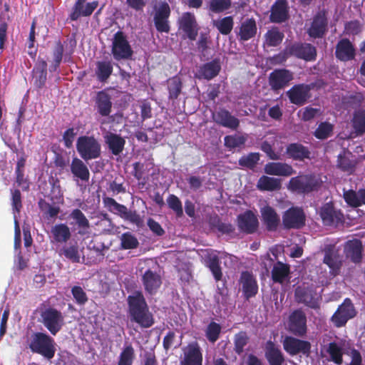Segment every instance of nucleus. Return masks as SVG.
I'll list each match as a JSON object with an SVG mask.
<instances>
[{
  "instance_id": "nucleus-28",
  "label": "nucleus",
  "mask_w": 365,
  "mask_h": 365,
  "mask_svg": "<svg viewBox=\"0 0 365 365\" xmlns=\"http://www.w3.org/2000/svg\"><path fill=\"white\" fill-rule=\"evenodd\" d=\"M94 103L95 108L101 116L107 117L110 114L113 103L111 96L106 91H101L96 93Z\"/></svg>"
},
{
  "instance_id": "nucleus-16",
  "label": "nucleus",
  "mask_w": 365,
  "mask_h": 365,
  "mask_svg": "<svg viewBox=\"0 0 365 365\" xmlns=\"http://www.w3.org/2000/svg\"><path fill=\"white\" fill-rule=\"evenodd\" d=\"M328 19L324 11H318L313 17L308 35L314 38H322L327 31Z\"/></svg>"
},
{
  "instance_id": "nucleus-10",
  "label": "nucleus",
  "mask_w": 365,
  "mask_h": 365,
  "mask_svg": "<svg viewBox=\"0 0 365 365\" xmlns=\"http://www.w3.org/2000/svg\"><path fill=\"white\" fill-rule=\"evenodd\" d=\"M170 14V7L165 1L160 3L155 9L153 15V23L158 32L168 34L170 31L169 21Z\"/></svg>"
},
{
  "instance_id": "nucleus-43",
  "label": "nucleus",
  "mask_w": 365,
  "mask_h": 365,
  "mask_svg": "<svg viewBox=\"0 0 365 365\" xmlns=\"http://www.w3.org/2000/svg\"><path fill=\"white\" fill-rule=\"evenodd\" d=\"M257 187L261 191H275L282 187L281 180L262 175L258 180Z\"/></svg>"
},
{
  "instance_id": "nucleus-57",
  "label": "nucleus",
  "mask_w": 365,
  "mask_h": 365,
  "mask_svg": "<svg viewBox=\"0 0 365 365\" xmlns=\"http://www.w3.org/2000/svg\"><path fill=\"white\" fill-rule=\"evenodd\" d=\"M207 266L212 272L215 280L216 282L220 281L222 278V272L219 257L217 255L210 257Z\"/></svg>"
},
{
  "instance_id": "nucleus-14",
  "label": "nucleus",
  "mask_w": 365,
  "mask_h": 365,
  "mask_svg": "<svg viewBox=\"0 0 365 365\" xmlns=\"http://www.w3.org/2000/svg\"><path fill=\"white\" fill-rule=\"evenodd\" d=\"M319 215L323 223L327 226H336L344 222V214L335 208L333 202L324 204L320 208Z\"/></svg>"
},
{
  "instance_id": "nucleus-25",
  "label": "nucleus",
  "mask_w": 365,
  "mask_h": 365,
  "mask_svg": "<svg viewBox=\"0 0 365 365\" xmlns=\"http://www.w3.org/2000/svg\"><path fill=\"white\" fill-rule=\"evenodd\" d=\"M141 282L145 291L151 295L155 294L162 284L160 275L150 269H147L143 273Z\"/></svg>"
},
{
  "instance_id": "nucleus-49",
  "label": "nucleus",
  "mask_w": 365,
  "mask_h": 365,
  "mask_svg": "<svg viewBox=\"0 0 365 365\" xmlns=\"http://www.w3.org/2000/svg\"><path fill=\"white\" fill-rule=\"evenodd\" d=\"M250 341V337L245 331H241L237 333L234 336V351L238 354L241 355L245 347L247 345Z\"/></svg>"
},
{
  "instance_id": "nucleus-55",
  "label": "nucleus",
  "mask_w": 365,
  "mask_h": 365,
  "mask_svg": "<svg viewBox=\"0 0 365 365\" xmlns=\"http://www.w3.org/2000/svg\"><path fill=\"white\" fill-rule=\"evenodd\" d=\"M63 51V43L60 40L57 41L53 50V61L49 68L51 72L56 71L59 67L62 61Z\"/></svg>"
},
{
  "instance_id": "nucleus-53",
  "label": "nucleus",
  "mask_w": 365,
  "mask_h": 365,
  "mask_svg": "<svg viewBox=\"0 0 365 365\" xmlns=\"http://www.w3.org/2000/svg\"><path fill=\"white\" fill-rule=\"evenodd\" d=\"M351 153L346 154L342 152L339 154L337 159V167L344 172L352 173L355 168V163L353 162L349 155Z\"/></svg>"
},
{
  "instance_id": "nucleus-29",
  "label": "nucleus",
  "mask_w": 365,
  "mask_h": 365,
  "mask_svg": "<svg viewBox=\"0 0 365 365\" xmlns=\"http://www.w3.org/2000/svg\"><path fill=\"white\" fill-rule=\"evenodd\" d=\"M212 118L217 124L234 130H237L240 125V120L224 108L215 113Z\"/></svg>"
},
{
  "instance_id": "nucleus-56",
  "label": "nucleus",
  "mask_w": 365,
  "mask_h": 365,
  "mask_svg": "<svg viewBox=\"0 0 365 365\" xmlns=\"http://www.w3.org/2000/svg\"><path fill=\"white\" fill-rule=\"evenodd\" d=\"M334 125L329 122H322L314 133V135L319 140H325L333 133Z\"/></svg>"
},
{
  "instance_id": "nucleus-37",
  "label": "nucleus",
  "mask_w": 365,
  "mask_h": 365,
  "mask_svg": "<svg viewBox=\"0 0 365 365\" xmlns=\"http://www.w3.org/2000/svg\"><path fill=\"white\" fill-rule=\"evenodd\" d=\"M26 158L21 156L16 162L15 168L16 183L23 191H29L30 182L29 177L25 174Z\"/></svg>"
},
{
  "instance_id": "nucleus-9",
  "label": "nucleus",
  "mask_w": 365,
  "mask_h": 365,
  "mask_svg": "<svg viewBox=\"0 0 365 365\" xmlns=\"http://www.w3.org/2000/svg\"><path fill=\"white\" fill-rule=\"evenodd\" d=\"M178 30L184 33L185 38L190 41L196 40L199 26L194 14L187 11L182 13L178 20Z\"/></svg>"
},
{
  "instance_id": "nucleus-15",
  "label": "nucleus",
  "mask_w": 365,
  "mask_h": 365,
  "mask_svg": "<svg viewBox=\"0 0 365 365\" xmlns=\"http://www.w3.org/2000/svg\"><path fill=\"white\" fill-rule=\"evenodd\" d=\"M310 85L296 84L287 91V96L290 103L301 106L305 104L310 98Z\"/></svg>"
},
{
  "instance_id": "nucleus-22",
  "label": "nucleus",
  "mask_w": 365,
  "mask_h": 365,
  "mask_svg": "<svg viewBox=\"0 0 365 365\" xmlns=\"http://www.w3.org/2000/svg\"><path fill=\"white\" fill-rule=\"evenodd\" d=\"M240 283L242 285V290L246 300L256 296L258 292V284L252 273L248 271L242 272L240 275Z\"/></svg>"
},
{
  "instance_id": "nucleus-31",
  "label": "nucleus",
  "mask_w": 365,
  "mask_h": 365,
  "mask_svg": "<svg viewBox=\"0 0 365 365\" xmlns=\"http://www.w3.org/2000/svg\"><path fill=\"white\" fill-rule=\"evenodd\" d=\"M104 142L113 155H120L125 145V140L119 134L108 132L103 135Z\"/></svg>"
},
{
  "instance_id": "nucleus-11",
  "label": "nucleus",
  "mask_w": 365,
  "mask_h": 365,
  "mask_svg": "<svg viewBox=\"0 0 365 365\" xmlns=\"http://www.w3.org/2000/svg\"><path fill=\"white\" fill-rule=\"evenodd\" d=\"M283 348L290 356L301 354L309 356L311 353L312 345L308 341L288 336L283 341Z\"/></svg>"
},
{
  "instance_id": "nucleus-32",
  "label": "nucleus",
  "mask_w": 365,
  "mask_h": 365,
  "mask_svg": "<svg viewBox=\"0 0 365 365\" xmlns=\"http://www.w3.org/2000/svg\"><path fill=\"white\" fill-rule=\"evenodd\" d=\"M264 170L269 175L289 177L296 173L291 165L280 162L268 163L264 165Z\"/></svg>"
},
{
  "instance_id": "nucleus-17",
  "label": "nucleus",
  "mask_w": 365,
  "mask_h": 365,
  "mask_svg": "<svg viewBox=\"0 0 365 365\" xmlns=\"http://www.w3.org/2000/svg\"><path fill=\"white\" fill-rule=\"evenodd\" d=\"M289 329L298 336H303L307 333V317L301 309L294 310L289 317Z\"/></svg>"
},
{
  "instance_id": "nucleus-64",
  "label": "nucleus",
  "mask_w": 365,
  "mask_h": 365,
  "mask_svg": "<svg viewBox=\"0 0 365 365\" xmlns=\"http://www.w3.org/2000/svg\"><path fill=\"white\" fill-rule=\"evenodd\" d=\"M246 138L242 135H230L224 138L225 145L230 150L243 145Z\"/></svg>"
},
{
  "instance_id": "nucleus-19",
  "label": "nucleus",
  "mask_w": 365,
  "mask_h": 365,
  "mask_svg": "<svg viewBox=\"0 0 365 365\" xmlns=\"http://www.w3.org/2000/svg\"><path fill=\"white\" fill-rule=\"evenodd\" d=\"M202 352L197 341L190 343L184 350L180 365H202Z\"/></svg>"
},
{
  "instance_id": "nucleus-6",
  "label": "nucleus",
  "mask_w": 365,
  "mask_h": 365,
  "mask_svg": "<svg viewBox=\"0 0 365 365\" xmlns=\"http://www.w3.org/2000/svg\"><path fill=\"white\" fill-rule=\"evenodd\" d=\"M111 52L116 61L130 59L133 51L124 33L118 31L113 36Z\"/></svg>"
},
{
  "instance_id": "nucleus-59",
  "label": "nucleus",
  "mask_w": 365,
  "mask_h": 365,
  "mask_svg": "<svg viewBox=\"0 0 365 365\" xmlns=\"http://www.w3.org/2000/svg\"><path fill=\"white\" fill-rule=\"evenodd\" d=\"M222 327L215 322H211L205 330V336L207 340L211 343H215L218 340L220 336Z\"/></svg>"
},
{
  "instance_id": "nucleus-60",
  "label": "nucleus",
  "mask_w": 365,
  "mask_h": 365,
  "mask_svg": "<svg viewBox=\"0 0 365 365\" xmlns=\"http://www.w3.org/2000/svg\"><path fill=\"white\" fill-rule=\"evenodd\" d=\"M135 358V351L131 344L125 346L120 354L118 365H132Z\"/></svg>"
},
{
  "instance_id": "nucleus-36",
  "label": "nucleus",
  "mask_w": 365,
  "mask_h": 365,
  "mask_svg": "<svg viewBox=\"0 0 365 365\" xmlns=\"http://www.w3.org/2000/svg\"><path fill=\"white\" fill-rule=\"evenodd\" d=\"M323 262L329 267L330 273L333 276L339 274L342 263L338 252L333 247L325 249Z\"/></svg>"
},
{
  "instance_id": "nucleus-45",
  "label": "nucleus",
  "mask_w": 365,
  "mask_h": 365,
  "mask_svg": "<svg viewBox=\"0 0 365 365\" xmlns=\"http://www.w3.org/2000/svg\"><path fill=\"white\" fill-rule=\"evenodd\" d=\"M111 61H99L96 63V74L101 82L106 81L113 73Z\"/></svg>"
},
{
  "instance_id": "nucleus-18",
  "label": "nucleus",
  "mask_w": 365,
  "mask_h": 365,
  "mask_svg": "<svg viewBox=\"0 0 365 365\" xmlns=\"http://www.w3.org/2000/svg\"><path fill=\"white\" fill-rule=\"evenodd\" d=\"M289 54L306 61H312L316 59L317 49L308 43H297L289 48Z\"/></svg>"
},
{
  "instance_id": "nucleus-24",
  "label": "nucleus",
  "mask_w": 365,
  "mask_h": 365,
  "mask_svg": "<svg viewBox=\"0 0 365 365\" xmlns=\"http://www.w3.org/2000/svg\"><path fill=\"white\" fill-rule=\"evenodd\" d=\"M356 54V48L349 39L342 38L336 43L335 56L338 60L344 62L352 61Z\"/></svg>"
},
{
  "instance_id": "nucleus-33",
  "label": "nucleus",
  "mask_w": 365,
  "mask_h": 365,
  "mask_svg": "<svg viewBox=\"0 0 365 365\" xmlns=\"http://www.w3.org/2000/svg\"><path fill=\"white\" fill-rule=\"evenodd\" d=\"M287 158L296 161H304L311 158L309 148L299 143H289L286 148Z\"/></svg>"
},
{
  "instance_id": "nucleus-1",
  "label": "nucleus",
  "mask_w": 365,
  "mask_h": 365,
  "mask_svg": "<svg viewBox=\"0 0 365 365\" xmlns=\"http://www.w3.org/2000/svg\"><path fill=\"white\" fill-rule=\"evenodd\" d=\"M127 302L128 317L130 322L137 324L143 329L150 328L155 324L153 314L142 292L137 291L129 295Z\"/></svg>"
},
{
  "instance_id": "nucleus-50",
  "label": "nucleus",
  "mask_w": 365,
  "mask_h": 365,
  "mask_svg": "<svg viewBox=\"0 0 365 365\" xmlns=\"http://www.w3.org/2000/svg\"><path fill=\"white\" fill-rule=\"evenodd\" d=\"M232 6V0H210L207 8L214 14L222 13L229 10Z\"/></svg>"
},
{
  "instance_id": "nucleus-42",
  "label": "nucleus",
  "mask_w": 365,
  "mask_h": 365,
  "mask_svg": "<svg viewBox=\"0 0 365 365\" xmlns=\"http://www.w3.org/2000/svg\"><path fill=\"white\" fill-rule=\"evenodd\" d=\"M351 123L357 135L365 133V108H359L354 111Z\"/></svg>"
},
{
  "instance_id": "nucleus-34",
  "label": "nucleus",
  "mask_w": 365,
  "mask_h": 365,
  "mask_svg": "<svg viewBox=\"0 0 365 365\" xmlns=\"http://www.w3.org/2000/svg\"><path fill=\"white\" fill-rule=\"evenodd\" d=\"M257 32L256 21L254 18L246 19L239 26L237 36L240 42L247 41L254 38Z\"/></svg>"
},
{
  "instance_id": "nucleus-12",
  "label": "nucleus",
  "mask_w": 365,
  "mask_h": 365,
  "mask_svg": "<svg viewBox=\"0 0 365 365\" xmlns=\"http://www.w3.org/2000/svg\"><path fill=\"white\" fill-rule=\"evenodd\" d=\"M293 78V73L289 70L277 68L269 73L268 82L272 91H278L287 86Z\"/></svg>"
},
{
  "instance_id": "nucleus-23",
  "label": "nucleus",
  "mask_w": 365,
  "mask_h": 365,
  "mask_svg": "<svg viewBox=\"0 0 365 365\" xmlns=\"http://www.w3.org/2000/svg\"><path fill=\"white\" fill-rule=\"evenodd\" d=\"M258 225L257 217L252 210H246L237 216V226L242 232L246 234L255 232Z\"/></svg>"
},
{
  "instance_id": "nucleus-40",
  "label": "nucleus",
  "mask_w": 365,
  "mask_h": 365,
  "mask_svg": "<svg viewBox=\"0 0 365 365\" xmlns=\"http://www.w3.org/2000/svg\"><path fill=\"white\" fill-rule=\"evenodd\" d=\"M272 279L275 283L282 284L290 274V266L288 264L277 261L272 269Z\"/></svg>"
},
{
  "instance_id": "nucleus-2",
  "label": "nucleus",
  "mask_w": 365,
  "mask_h": 365,
  "mask_svg": "<svg viewBox=\"0 0 365 365\" xmlns=\"http://www.w3.org/2000/svg\"><path fill=\"white\" fill-rule=\"evenodd\" d=\"M56 343L53 337L46 332H34L29 341V348L33 353L38 354L48 360L55 356Z\"/></svg>"
},
{
  "instance_id": "nucleus-44",
  "label": "nucleus",
  "mask_w": 365,
  "mask_h": 365,
  "mask_svg": "<svg viewBox=\"0 0 365 365\" xmlns=\"http://www.w3.org/2000/svg\"><path fill=\"white\" fill-rule=\"evenodd\" d=\"M133 170L132 175L138 180V187L140 189L146 188V185L149 180L148 174L146 172L145 165L140 162H135L133 164Z\"/></svg>"
},
{
  "instance_id": "nucleus-58",
  "label": "nucleus",
  "mask_w": 365,
  "mask_h": 365,
  "mask_svg": "<svg viewBox=\"0 0 365 365\" xmlns=\"http://www.w3.org/2000/svg\"><path fill=\"white\" fill-rule=\"evenodd\" d=\"M260 155L259 153H250L239 159V165L242 168L253 169L258 163Z\"/></svg>"
},
{
  "instance_id": "nucleus-61",
  "label": "nucleus",
  "mask_w": 365,
  "mask_h": 365,
  "mask_svg": "<svg viewBox=\"0 0 365 365\" xmlns=\"http://www.w3.org/2000/svg\"><path fill=\"white\" fill-rule=\"evenodd\" d=\"M343 197L346 204L352 207H359L361 206L359 190L356 192L353 190H345L344 189Z\"/></svg>"
},
{
  "instance_id": "nucleus-7",
  "label": "nucleus",
  "mask_w": 365,
  "mask_h": 365,
  "mask_svg": "<svg viewBox=\"0 0 365 365\" xmlns=\"http://www.w3.org/2000/svg\"><path fill=\"white\" fill-rule=\"evenodd\" d=\"M294 298L297 303L311 309H317L320 307L321 297L312 287L298 286L294 290Z\"/></svg>"
},
{
  "instance_id": "nucleus-52",
  "label": "nucleus",
  "mask_w": 365,
  "mask_h": 365,
  "mask_svg": "<svg viewBox=\"0 0 365 365\" xmlns=\"http://www.w3.org/2000/svg\"><path fill=\"white\" fill-rule=\"evenodd\" d=\"M11 205L12 207L14 220L16 219V215H19L23 207L22 196L20 190L11 189Z\"/></svg>"
},
{
  "instance_id": "nucleus-41",
  "label": "nucleus",
  "mask_w": 365,
  "mask_h": 365,
  "mask_svg": "<svg viewBox=\"0 0 365 365\" xmlns=\"http://www.w3.org/2000/svg\"><path fill=\"white\" fill-rule=\"evenodd\" d=\"M220 69L221 66L219 61L214 59L203 64L199 70V73L203 78L211 80L219 74Z\"/></svg>"
},
{
  "instance_id": "nucleus-8",
  "label": "nucleus",
  "mask_w": 365,
  "mask_h": 365,
  "mask_svg": "<svg viewBox=\"0 0 365 365\" xmlns=\"http://www.w3.org/2000/svg\"><path fill=\"white\" fill-rule=\"evenodd\" d=\"M356 314L357 312L351 300L349 298H346L331 317V321L336 327H342Z\"/></svg>"
},
{
  "instance_id": "nucleus-39",
  "label": "nucleus",
  "mask_w": 365,
  "mask_h": 365,
  "mask_svg": "<svg viewBox=\"0 0 365 365\" xmlns=\"http://www.w3.org/2000/svg\"><path fill=\"white\" fill-rule=\"evenodd\" d=\"M54 242L57 243H66L71 237V232L68 226L65 223H58L51 229Z\"/></svg>"
},
{
  "instance_id": "nucleus-47",
  "label": "nucleus",
  "mask_w": 365,
  "mask_h": 365,
  "mask_svg": "<svg viewBox=\"0 0 365 365\" xmlns=\"http://www.w3.org/2000/svg\"><path fill=\"white\" fill-rule=\"evenodd\" d=\"M264 36L267 46L275 47L282 43L284 35L277 27H273L267 31Z\"/></svg>"
},
{
  "instance_id": "nucleus-13",
  "label": "nucleus",
  "mask_w": 365,
  "mask_h": 365,
  "mask_svg": "<svg viewBox=\"0 0 365 365\" xmlns=\"http://www.w3.org/2000/svg\"><path fill=\"white\" fill-rule=\"evenodd\" d=\"M306 216L302 209L292 207L282 216V222L286 229H300L305 225Z\"/></svg>"
},
{
  "instance_id": "nucleus-21",
  "label": "nucleus",
  "mask_w": 365,
  "mask_h": 365,
  "mask_svg": "<svg viewBox=\"0 0 365 365\" xmlns=\"http://www.w3.org/2000/svg\"><path fill=\"white\" fill-rule=\"evenodd\" d=\"M289 18V5L287 0H276L271 6L269 21L272 23L282 24Z\"/></svg>"
},
{
  "instance_id": "nucleus-38",
  "label": "nucleus",
  "mask_w": 365,
  "mask_h": 365,
  "mask_svg": "<svg viewBox=\"0 0 365 365\" xmlns=\"http://www.w3.org/2000/svg\"><path fill=\"white\" fill-rule=\"evenodd\" d=\"M68 218L73 220L71 222V225H76L79 229V235H83L88 232L90 228V222L80 209L76 208L73 210L69 214Z\"/></svg>"
},
{
  "instance_id": "nucleus-54",
  "label": "nucleus",
  "mask_w": 365,
  "mask_h": 365,
  "mask_svg": "<svg viewBox=\"0 0 365 365\" xmlns=\"http://www.w3.org/2000/svg\"><path fill=\"white\" fill-rule=\"evenodd\" d=\"M327 352L329 354L331 360L336 364L341 365L343 362L342 348L335 341L329 344Z\"/></svg>"
},
{
  "instance_id": "nucleus-48",
  "label": "nucleus",
  "mask_w": 365,
  "mask_h": 365,
  "mask_svg": "<svg viewBox=\"0 0 365 365\" xmlns=\"http://www.w3.org/2000/svg\"><path fill=\"white\" fill-rule=\"evenodd\" d=\"M213 25L220 34L228 35L233 29V17L232 16H225L218 21H215Z\"/></svg>"
},
{
  "instance_id": "nucleus-27",
  "label": "nucleus",
  "mask_w": 365,
  "mask_h": 365,
  "mask_svg": "<svg viewBox=\"0 0 365 365\" xmlns=\"http://www.w3.org/2000/svg\"><path fill=\"white\" fill-rule=\"evenodd\" d=\"M264 356L269 365H283L285 359L283 353L271 340H268L264 346Z\"/></svg>"
},
{
  "instance_id": "nucleus-20",
  "label": "nucleus",
  "mask_w": 365,
  "mask_h": 365,
  "mask_svg": "<svg viewBox=\"0 0 365 365\" xmlns=\"http://www.w3.org/2000/svg\"><path fill=\"white\" fill-rule=\"evenodd\" d=\"M98 6V1L86 3V0H76L69 15V19L71 21H76L81 16H89Z\"/></svg>"
},
{
  "instance_id": "nucleus-46",
  "label": "nucleus",
  "mask_w": 365,
  "mask_h": 365,
  "mask_svg": "<svg viewBox=\"0 0 365 365\" xmlns=\"http://www.w3.org/2000/svg\"><path fill=\"white\" fill-rule=\"evenodd\" d=\"M182 83L180 78L175 76L168 80V98L170 100H175L181 93Z\"/></svg>"
},
{
  "instance_id": "nucleus-4",
  "label": "nucleus",
  "mask_w": 365,
  "mask_h": 365,
  "mask_svg": "<svg viewBox=\"0 0 365 365\" xmlns=\"http://www.w3.org/2000/svg\"><path fill=\"white\" fill-rule=\"evenodd\" d=\"M39 322L53 336H56L64 325L63 314L56 308L42 304L39 308Z\"/></svg>"
},
{
  "instance_id": "nucleus-63",
  "label": "nucleus",
  "mask_w": 365,
  "mask_h": 365,
  "mask_svg": "<svg viewBox=\"0 0 365 365\" xmlns=\"http://www.w3.org/2000/svg\"><path fill=\"white\" fill-rule=\"evenodd\" d=\"M167 203L170 209H171L178 217L183 215V209L180 200L178 197L173 194L169 195L167 198Z\"/></svg>"
},
{
  "instance_id": "nucleus-62",
  "label": "nucleus",
  "mask_w": 365,
  "mask_h": 365,
  "mask_svg": "<svg viewBox=\"0 0 365 365\" xmlns=\"http://www.w3.org/2000/svg\"><path fill=\"white\" fill-rule=\"evenodd\" d=\"M121 247L124 250H132L137 248L139 245L138 239L130 232L123 233L120 237Z\"/></svg>"
},
{
  "instance_id": "nucleus-3",
  "label": "nucleus",
  "mask_w": 365,
  "mask_h": 365,
  "mask_svg": "<svg viewBox=\"0 0 365 365\" xmlns=\"http://www.w3.org/2000/svg\"><path fill=\"white\" fill-rule=\"evenodd\" d=\"M322 184L321 179L316 175L304 174L292 178L287 185V189L299 195H308L319 190Z\"/></svg>"
},
{
  "instance_id": "nucleus-30",
  "label": "nucleus",
  "mask_w": 365,
  "mask_h": 365,
  "mask_svg": "<svg viewBox=\"0 0 365 365\" xmlns=\"http://www.w3.org/2000/svg\"><path fill=\"white\" fill-rule=\"evenodd\" d=\"M260 212L266 229L269 232L276 231L280 223V217L275 210L269 205H266L261 208Z\"/></svg>"
},
{
  "instance_id": "nucleus-51",
  "label": "nucleus",
  "mask_w": 365,
  "mask_h": 365,
  "mask_svg": "<svg viewBox=\"0 0 365 365\" xmlns=\"http://www.w3.org/2000/svg\"><path fill=\"white\" fill-rule=\"evenodd\" d=\"M60 255H63L73 263L80 262V254L76 245L63 246L59 251Z\"/></svg>"
},
{
  "instance_id": "nucleus-5",
  "label": "nucleus",
  "mask_w": 365,
  "mask_h": 365,
  "mask_svg": "<svg viewBox=\"0 0 365 365\" xmlns=\"http://www.w3.org/2000/svg\"><path fill=\"white\" fill-rule=\"evenodd\" d=\"M76 150L85 162L95 160L101 156V145L93 135H81L76 141Z\"/></svg>"
},
{
  "instance_id": "nucleus-26",
  "label": "nucleus",
  "mask_w": 365,
  "mask_h": 365,
  "mask_svg": "<svg viewBox=\"0 0 365 365\" xmlns=\"http://www.w3.org/2000/svg\"><path fill=\"white\" fill-rule=\"evenodd\" d=\"M363 245L359 239L348 240L344 247V252L346 259L354 264H359L362 260Z\"/></svg>"
},
{
  "instance_id": "nucleus-35",
  "label": "nucleus",
  "mask_w": 365,
  "mask_h": 365,
  "mask_svg": "<svg viewBox=\"0 0 365 365\" xmlns=\"http://www.w3.org/2000/svg\"><path fill=\"white\" fill-rule=\"evenodd\" d=\"M70 170L74 180H80L84 182L89 181L90 171L83 160L77 157L73 158L70 165Z\"/></svg>"
}]
</instances>
